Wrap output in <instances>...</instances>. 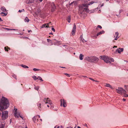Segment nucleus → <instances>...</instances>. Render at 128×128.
I'll return each mask as SVG.
<instances>
[{
	"instance_id": "obj_1",
	"label": "nucleus",
	"mask_w": 128,
	"mask_h": 128,
	"mask_svg": "<svg viewBox=\"0 0 128 128\" xmlns=\"http://www.w3.org/2000/svg\"><path fill=\"white\" fill-rule=\"evenodd\" d=\"M8 100L6 98L2 96L0 101V110L2 111L8 108L9 106Z\"/></svg>"
},
{
	"instance_id": "obj_43",
	"label": "nucleus",
	"mask_w": 128,
	"mask_h": 128,
	"mask_svg": "<svg viewBox=\"0 0 128 128\" xmlns=\"http://www.w3.org/2000/svg\"><path fill=\"white\" fill-rule=\"evenodd\" d=\"M52 30L54 32H55V31L54 29L53 28H52Z\"/></svg>"
},
{
	"instance_id": "obj_8",
	"label": "nucleus",
	"mask_w": 128,
	"mask_h": 128,
	"mask_svg": "<svg viewBox=\"0 0 128 128\" xmlns=\"http://www.w3.org/2000/svg\"><path fill=\"white\" fill-rule=\"evenodd\" d=\"M44 101L45 102V104H52V101L48 98H45L44 99Z\"/></svg>"
},
{
	"instance_id": "obj_4",
	"label": "nucleus",
	"mask_w": 128,
	"mask_h": 128,
	"mask_svg": "<svg viewBox=\"0 0 128 128\" xmlns=\"http://www.w3.org/2000/svg\"><path fill=\"white\" fill-rule=\"evenodd\" d=\"M101 58L103 60L104 62L106 63H111V62H113L114 61V59L112 58L108 57V56H100Z\"/></svg>"
},
{
	"instance_id": "obj_44",
	"label": "nucleus",
	"mask_w": 128,
	"mask_h": 128,
	"mask_svg": "<svg viewBox=\"0 0 128 128\" xmlns=\"http://www.w3.org/2000/svg\"><path fill=\"white\" fill-rule=\"evenodd\" d=\"M67 128H73L71 127V126H69L67 127Z\"/></svg>"
},
{
	"instance_id": "obj_17",
	"label": "nucleus",
	"mask_w": 128,
	"mask_h": 128,
	"mask_svg": "<svg viewBox=\"0 0 128 128\" xmlns=\"http://www.w3.org/2000/svg\"><path fill=\"white\" fill-rule=\"evenodd\" d=\"M104 30H102V31L99 32V33H98L96 35L97 36H98L99 35L102 34H104Z\"/></svg>"
},
{
	"instance_id": "obj_35",
	"label": "nucleus",
	"mask_w": 128,
	"mask_h": 128,
	"mask_svg": "<svg viewBox=\"0 0 128 128\" xmlns=\"http://www.w3.org/2000/svg\"><path fill=\"white\" fill-rule=\"evenodd\" d=\"M119 38V37H118V36H116V37L114 38V40H117L118 39V38Z\"/></svg>"
},
{
	"instance_id": "obj_45",
	"label": "nucleus",
	"mask_w": 128,
	"mask_h": 128,
	"mask_svg": "<svg viewBox=\"0 0 128 128\" xmlns=\"http://www.w3.org/2000/svg\"><path fill=\"white\" fill-rule=\"evenodd\" d=\"M11 30H18L14 29H11Z\"/></svg>"
},
{
	"instance_id": "obj_63",
	"label": "nucleus",
	"mask_w": 128,
	"mask_h": 128,
	"mask_svg": "<svg viewBox=\"0 0 128 128\" xmlns=\"http://www.w3.org/2000/svg\"><path fill=\"white\" fill-rule=\"evenodd\" d=\"M92 80L94 81H95V80H94V79H92Z\"/></svg>"
},
{
	"instance_id": "obj_26",
	"label": "nucleus",
	"mask_w": 128,
	"mask_h": 128,
	"mask_svg": "<svg viewBox=\"0 0 128 128\" xmlns=\"http://www.w3.org/2000/svg\"><path fill=\"white\" fill-rule=\"evenodd\" d=\"M52 5L54 6L52 8V11L53 12V10H55L56 8V6H54V4H52Z\"/></svg>"
},
{
	"instance_id": "obj_7",
	"label": "nucleus",
	"mask_w": 128,
	"mask_h": 128,
	"mask_svg": "<svg viewBox=\"0 0 128 128\" xmlns=\"http://www.w3.org/2000/svg\"><path fill=\"white\" fill-rule=\"evenodd\" d=\"M60 106L66 107L67 106L66 101L64 99H60Z\"/></svg>"
},
{
	"instance_id": "obj_27",
	"label": "nucleus",
	"mask_w": 128,
	"mask_h": 128,
	"mask_svg": "<svg viewBox=\"0 0 128 128\" xmlns=\"http://www.w3.org/2000/svg\"><path fill=\"white\" fill-rule=\"evenodd\" d=\"M32 120L34 122H35V121L36 120V117L35 116H34L33 118H32Z\"/></svg>"
},
{
	"instance_id": "obj_24",
	"label": "nucleus",
	"mask_w": 128,
	"mask_h": 128,
	"mask_svg": "<svg viewBox=\"0 0 128 128\" xmlns=\"http://www.w3.org/2000/svg\"><path fill=\"white\" fill-rule=\"evenodd\" d=\"M21 66H22L23 68H28V66L25 65H24L23 64H21Z\"/></svg>"
},
{
	"instance_id": "obj_48",
	"label": "nucleus",
	"mask_w": 128,
	"mask_h": 128,
	"mask_svg": "<svg viewBox=\"0 0 128 128\" xmlns=\"http://www.w3.org/2000/svg\"><path fill=\"white\" fill-rule=\"evenodd\" d=\"M126 100L125 99H124V98H123V100L124 101H125Z\"/></svg>"
},
{
	"instance_id": "obj_61",
	"label": "nucleus",
	"mask_w": 128,
	"mask_h": 128,
	"mask_svg": "<svg viewBox=\"0 0 128 128\" xmlns=\"http://www.w3.org/2000/svg\"><path fill=\"white\" fill-rule=\"evenodd\" d=\"M83 76L84 77H86V78L87 77L86 76Z\"/></svg>"
},
{
	"instance_id": "obj_37",
	"label": "nucleus",
	"mask_w": 128,
	"mask_h": 128,
	"mask_svg": "<svg viewBox=\"0 0 128 128\" xmlns=\"http://www.w3.org/2000/svg\"><path fill=\"white\" fill-rule=\"evenodd\" d=\"M24 11V9H22V10H19V11H18V12H23Z\"/></svg>"
},
{
	"instance_id": "obj_55",
	"label": "nucleus",
	"mask_w": 128,
	"mask_h": 128,
	"mask_svg": "<svg viewBox=\"0 0 128 128\" xmlns=\"http://www.w3.org/2000/svg\"><path fill=\"white\" fill-rule=\"evenodd\" d=\"M4 13V12H1L0 13V14H2V15L3 14V13Z\"/></svg>"
},
{
	"instance_id": "obj_29",
	"label": "nucleus",
	"mask_w": 128,
	"mask_h": 128,
	"mask_svg": "<svg viewBox=\"0 0 128 128\" xmlns=\"http://www.w3.org/2000/svg\"><path fill=\"white\" fill-rule=\"evenodd\" d=\"M12 76L14 78L16 79H17L16 76V75L14 74L12 75Z\"/></svg>"
},
{
	"instance_id": "obj_12",
	"label": "nucleus",
	"mask_w": 128,
	"mask_h": 128,
	"mask_svg": "<svg viewBox=\"0 0 128 128\" xmlns=\"http://www.w3.org/2000/svg\"><path fill=\"white\" fill-rule=\"evenodd\" d=\"M60 42L58 41H56L55 39L53 40V42L54 43V44L55 45H56L58 44H59Z\"/></svg>"
},
{
	"instance_id": "obj_64",
	"label": "nucleus",
	"mask_w": 128,
	"mask_h": 128,
	"mask_svg": "<svg viewBox=\"0 0 128 128\" xmlns=\"http://www.w3.org/2000/svg\"><path fill=\"white\" fill-rule=\"evenodd\" d=\"M60 128V126H58L57 127V128Z\"/></svg>"
},
{
	"instance_id": "obj_59",
	"label": "nucleus",
	"mask_w": 128,
	"mask_h": 128,
	"mask_svg": "<svg viewBox=\"0 0 128 128\" xmlns=\"http://www.w3.org/2000/svg\"><path fill=\"white\" fill-rule=\"evenodd\" d=\"M38 117L39 118H40V115H38Z\"/></svg>"
},
{
	"instance_id": "obj_50",
	"label": "nucleus",
	"mask_w": 128,
	"mask_h": 128,
	"mask_svg": "<svg viewBox=\"0 0 128 128\" xmlns=\"http://www.w3.org/2000/svg\"><path fill=\"white\" fill-rule=\"evenodd\" d=\"M28 32H32V31L31 30H28Z\"/></svg>"
},
{
	"instance_id": "obj_14",
	"label": "nucleus",
	"mask_w": 128,
	"mask_h": 128,
	"mask_svg": "<svg viewBox=\"0 0 128 128\" xmlns=\"http://www.w3.org/2000/svg\"><path fill=\"white\" fill-rule=\"evenodd\" d=\"M77 2L76 1H74L72 2H71L70 4V5H76Z\"/></svg>"
},
{
	"instance_id": "obj_47",
	"label": "nucleus",
	"mask_w": 128,
	"mask_h": 128,
	"mask_svg": "<svg viewBox=\"0 0 128 128\" xmlns=\"http://www.w3.org/2000/svg\"><path fill=\"white\" fill-rule=\"evenodd\" d=\"M53 42H52V41H51V42H50V43L51 44V45H52L53 44Z\"/></svg>"
},
{
	"instance_id": "obj_6",
	"label": "nucleus",
	"mask_w": 128,
	"mask_h": 128,
	"mask_svg": "<svg viewBox=\"0 0 128 128\" xmlns=\"http://www.w3.org/2000/svg\"><path fill=\"white\" fill-rule=\"evenodd\" d=\"M116 90L117 91V92L120 94H124L126 92L125 90L121 88H119L118 89H116Z\"/></svg>"
},
{
	"instance_id": "obj_52",
	"label": "nucleus",
	"mask_w": 128,
	"mask_h": 128,
	"mask_svg": "<svg viewBox=\"0 0 128 128\" xmlns=\"http://www.w3.org/2000/svg\"><path fill=\"white\" fill-rule=\"evenodd\" d=\"M0 21H2V19L0 17Z\"/></svg>"
},
{
	"instance_id": "obj_49",
	"label": "nucleus",
	"mask_w": 128,
	"mask_h": 128,
	"mask_svg": "<svg viewBox=\"0 0 128 128\" xmlns=\"http://www.w3.org/2000/svg\"><path fill=\"white\" fill-rule=\"evenodd\" d=\"M60 68H66L65 67H62V66H60Z\"/></svg>"
},
{
	"instance_id": "obj_10",
	"label": "nucleus",
	"mask_w": 128,
	"mask_h": 128,
	"mask_svg": "<svg viewBox=\"0 0 128 128\" xmlns=\"http://www.w3.org/2000/svg\"><path fill=\"white\" fill-rule=\"evenodd\" d=\"M124 51V48H118L116 50V52H118V53L120 54L121 52H123Z\"/></svg>"
},
{
	"instance_id": "obj_3",
	"label": "nucleus",
	"mask_w": 128,
	"mask_h": 128,
	"mask_svg": "<svg viewBox=\"0 0 128 128\" xmlns=\"http://www.w3.org/2000/svg\"><path fill=\"white\" fill-rule=\"evenodd\" d=\"M85 60L89 62L94 63H97L99 60L98 57L95 56H87L85 58Z\"/></svg>"
},
{
	"instance_id": "obj_60",
	"label": "nucleus",
	"mask_w": 128,
	"mask_h": 128,
	"mask_svg": "<svg viewBox=\"0 0 128 128\" xmlns=\"http://www.w3.org/2000/svg\"><path fill=\"white\" fill-rule=\"evenodd\" d=\"M39 0V1H40V2H42L43 0Z\"/></svg>"
},
{
	"instance_id": "obj_21",
	"label": "nucleus",
	"mask_w": 128,
	"mask_h": 128,
	"mask_svg": "<svg viewBox=\"0 0 128 128\" xmlns=\"http://www.w3.org/2000/svg\"><path fill=\"white\" fill-rule=\"evenodd\" d=\"M1 10L4 12L6 11V10L4 7H2L1 8Z\"/></svg>"
},
{
	"instance_id": "obj_19",
	"label": "nucleus",
	"mask_w": 128,
	"mask_h": 128,
	"mask_svg": "<svg viewBox=\"0 0 128 128\" xmlns=\"http://www.w3.org/2000/svg\"><path fill=\"white\" fill-rule=\"evenodd\" d=\"M67 20L68 22L70 23V22L71 18L70 16H68L67 18Z\"/></svg>"
},
{
	"instance_id": "obj_20",
	"label": "nucleus",
	"mask_w": 128,
	"mask_h": 128,
	"mask_svg": "<svg viewBox=\"0 0 128 128\" xmlns=\"http://www.w3.org/2000/svg\"><path fill=\"white\" fill-rule=\"evenodd\" d=\"M29 20L27 17H26L25 18L24 21L25 22H28L29 21Z\"/></svg>"
},
{
	"instance_id": "obj_34",
	"label": "nucleus",
	"mask_w": 128,
	"mask_h": 128,
	"mask_svg": "<svg viewBox=\"0 0 128 128\" xmlns=\"http://www.w3.org/2000/svg\"><path fill=\"white\" fill-rule=\"evenodd\" d=\"M64 74L66 75V76H67L68 77H70V75L69 74H67V73H65Z\"/></svg>"
},
{
	"instance_id": "obj_42",
	"label": "nucleus",
	"mask_w": 128,
	"mask_h": 128,
	"mask_svg": "<svg viewBox=\"0 0 128 128\" xmlns=\"http://www.w3.org/2000/svg\"><path fill=\"white\" fill-rule=\"evenodd\" d=\"M97 27L98 28H100V29L102 28V26H100L99 25H98V26Z\"/></svg>"
},
{
	"instance_id": "obj_58",
	"label": "nucleus",
	"mask_w": 128,
	"mask_h": 128,
	"mask_svg": "<svg viewBox=\"0 0 128 128\" xmlns=\"http://www.w3.org/2000/svg\"><path fill=\"white\" fill-rule=\"evenodd\" d=\"M47 106L48 107H50V106L48 105H47Z\"/></svg>"
},
{
	"instance_id": "obj_22",
	"label": "nucleus",
	"mask_w": 128,
	"mask_h": 128,
	"mask_svg": "<svg viewBox=\"0 0 128 128\" xmlns=\"http://www.w3.org/2000/svg\"><path fill=\"white\" fill-rule=\"evenodd\" d=\"M106 86L107 87H110L112 89V86L110 85L109 84H106Z\"/></svg>"
},
{
	"instance_id": "obj_38",
	"label": "nucleus",
	"mask_w": 128,
	"mask_h": 128,
	"mask_svg": "<svg viewBox=\"0 0 128 128\" xmlns=\"http://www.w3.org/2000/svg\"><path fill=\"white\" fill-rule=\"evenodd\" d=\"M7 14H6V13H3V14L2 15V16H6L7 15Z\"/></svg>"
},
{
	"instance_id": "obj_53",
	"label": "nucleus",
	"mask_w": 128,
	"mask_h": 128,
	"mask_svg": "<svg viewBox=\"0 0 128 128\" xmlns=\"http://www.w3.org/2000/svg\"><path fill=\"white\" fill-rule=\"evenodd\" d=\"M89 79H90V80H92V78H89Z\"/></svg>"
},
{
	"instance_id": "obj_57",
	"label": "nucleus",
	"mask_w": 128,
	"mask_h": 128,
	"mask_svg": "<svg viewBox=\"0 0 128 128\" xmlns=\"http://www.w3.org/2000/svg\"><path fill=\"white\" fill-rule=\"evenodd\" d=\"M77 128H81L79 126H78Z\"/></svg>"
},
{
	"instance_id": "obj_25",
	"label": "nucleus",
	"mask_w": 128,
	"mask_h": 128,
	"mask_svg": "<svg viewBox=\"0 0 128 128\" xmlns=\"http://www.w3.org/2000/svg\"><path fill=\"white\" fill-rule=\"evenodd\" d=\"M32 78H34V80H36L38 79V77H37L36 76H32Z\"/></svg>"
},
{
	"instance_id": "obj_33",
	"label": "nucleus",
	"mask_w": 128,
	"mask_h": 128,
	"mask_svg": "<svg viewBox=\"0 0 128 128\" xmlns=\"http://www.w3.org/2000/svg\"><path fill=\"white\" fill-rule=\"evenodd\" d=\"M50 108L51 109H52L54 108V106L52 105V104H50Z\"/></svg>"
},
{
	"instance_id": "obj_9",
	"label": "nucleus",
	"mask_w": 128,
	"mask_h": 128,
	"mask_svg": "<svg viewBox=\"0 0 128 128\" xmlns=\"http://www.w3.org/2000/svg\"><path fill=\"white\" fill-rule=\"evenodd\" d=\"M76 30V25L75 24H74V26L72 31V34L73 35H74V34L75 33Z\"/></svg>"
},
{
	"instance_id": "obj_56",
	"label": "nucleus",
	"mask_w": 128,
	"mask_h": 128,
	"mask_svg": "<svg viewBox=\"0 0 128 128\" xmlns=\"http://www.w3.org/2000/svg\"><path fill=\"white\" fill-rule=\"evenodd\" d=\"M49 34H53V33H52V32H50L49 33Z\"/></svg>"
},
{
	"instance_id": "obj_18",
	"label": "nucleus",
	"mask_w": 128,
	"mask_h": 128,
	"mask_svg": "<svg viewBox=\"0 0 128 128\" xmlns=\"http://www.w3.org/2000/svg\"><path fill=\"white\" fill-rule=\"evenodd\" d=\"M80 38H81V40L82 41V42H84V41H85V42H87V40H85L84 39V38H82V35H81L80 36Z\"/></svg>"
},
{
	"instance_id": "obj_28",
	"label": "nucleus",
	"mask_w": 128,
	"mask_h": 128,
	"mask_svg": "<svg viewBox=\"0 0 128 128\" xmlns=\"http://www.w3.org/2000/svg\"><path fill=\"white\" fill-rule=\"evenodd\" d=\"M34 89L35 90H38V89H39V87L38 86L37 87L35 86L34 87Z\"/></svg>"
},
{
	"instance_id": "obj_5",
	"label": "nucleus",
	"mask_w": 128,
	"mask_h": 128,
	"mask_svg": "<svg viewBox=\"0 0 128 128\" xmlns=\"http://www.w3.org/2000/svg\"><path fill=\"white\" fill-rule=\"evenodd\" d=\"M8 112L6 111H5L2 112L1 117L3 120H4L8 117Z\"/></svg>"
},
{
	"instance_id": "obj_11",
	"label": "nucleus",
	"mask_w": 128,
	"mask_h": 128,
	"mask_svg": "<svg viewBox=\"0 0 128 128\" xmlns=\"http://www.w3.org/2000/svg\"><path fill=\"white\" fill-rule=\"evenodd\" d=\"M16 115L17 116H18V117H15V118H18L19 117H20L22 119L23 118L22 116H20V113L18 111V112H17V114H16Z\"/></svg>"
},
{
	"instance_id": "obj_23",
	"label": "nucleus",
	"mask_w": 128,
	"mask_h": 128,
	"mask_svg": "<svg viewBox=\"0 0 128 128\" xmlns=\"http://www.w3.org/2000/svg\"><path fill=\"white\" fill-rule=\"evenodd\" d=\"M5 125L4 124H0V128H4Z\"/></svg>"
},
{
	"instance_id": "obj_31",
	"label": "nucleus",
	"mask_w": 128,
	"mask_h": 128,
	"mask_svg": "<svg viewBox=\"0 0 128 128\" xmlns=\"http://www.w3.org/2000/svg\"><path fill=\"white\" fill-rule=\"evenodd\" d=\"M33 70L34 71H38L40 70L39 69L36 68H34Z\"/></svg>"
},
{
	"instance_id": "obj_62",
	"label": "nucleus",
	"mask_w": 128,
	"mask_h": 128,
	"mask_svg": "<svg viewBox=\"0 0 128 128\" xmlns=\"http://www.w3.org/2000/svg\"><path fill=\"white\" fill-rule=\"evenodd\" d=\"M50 22H49L48 23V24H47V25H48L49 24H50Z\"/></svg>"
},
{
	"instance_id": "obj_41",
	"label": "nucleus",
	"mask_w": 128,
	"mask_h": 128,
	"mask_svg": "<svg viewBox=\"0 0 128 128\" xmlns=\"http://www.w3.org/2000/svg\"><path fill=\"white\" fill-rule=\"evenodd\" d=\"M47 40L48 42H51V40L49 39H47Z\"/></svg>"
},
{
	"instance_id": "obj_51",
	"label": "nucleus",
	"mask_w": 128,
	"mask_h": 128,
	"mask_svg": "<svg viewBox=\"0 0 128 128\" xmlns=\"http://www.w3.org/2000/svg\"><path fill=\"white\" fill-rule=\"evenodd\" d=\"M117 47V46H114L113 47V48H116Z\"/></svg>"
},
{
	"instance_id": "obj_46",
	"label": "nucleus",
	"mask_w": 128,
	"mask_h": 128,
	"mask_svg": "<svg viewBox=\"0 0 128 128\" xmlns=\"http://www.w3.org/2000/svg\"><path fill=\"white\" fill-rule=\"evenodd\" d=\"M6 29L7 30H11V29L8 28H6Z\"/></svg>"
},
{
	"instance_id": "obj_16",
	"label": "nucleus",
	"mask_w": 128,
	"mask_h": 128,
	"mask_svg": "<svg viewBox=\"0 0 128 128\" xmlns=\"http://www.w3.org/2000/svg\"><path fill=\"white\" fill-rule=\"evenodd\" d=\"M14 110H15L14 114V116L15 117H17V116H16V114H17V112H18V111H17V109L15 108ZM17 117H18V116H17Z\"/></svg>"
},
{
	"instance_id": "obj_36",
	"label": "nucleus",
	"mask_w": 128,
	"mask_h": 128,
	"mask_svg": "<svg viewBox=\"0 0 128 128\" xmlns=\"http://www.w3.org/2000/svg\"><path fill=\"white\" fill-rule=\"evenodd\" d=\"M124 97H128V95L127 94H126L125 93H124Z\"/></svg>"
},
{
	"instance_id": "obj_15",
	"label": "nucleus",
	"mask_w": 128,
	"mask_h": 128,
	"mask_svg": "<svg viewBox=\"0 0 128 128\" xmlns=\"http://www.w3.org/2000/svg\"><path fill=\"white\" fill-rule=\"evenodd\" d=\"M84 56L82 54H80L79 56V58L80 60H82L83 59V57H84Z\"/></svg>"
},
{
	"instance_id": "obj_32",
	"label": "nucleus",
	"mask_w": 128,
	"mask_h": 128,
	"mask_svg": "<svg viewBox=\"0 0 128 128\" xmlns=\"http://www.w3.org/2000/svg\"><path fill=\"white\" fill-rule=\"evenodd\" d=\"M38 78L39 79V80L41 81H43V80H42V78L40 76H38Z\"/></svg>"
},
{
	"instance_id": "obj_54",
	"label": "nucleus",
	"mask_w": 128,
	"mask_h": 128,
	"mask_svg": "<svg viewBox=\"0 0 128 128\" xmlns=\"http://www.w3.org/2000/svg\"><path fill=\"white\" fill-rule=\"evenodd\" d=\"M94 82H99L98 81H97L96 80H95V81Z\"/></svg>"
},
{
	"instance_id": "obj_13",
	"label": "nucleus",
	"mask_w": 128,
	"mask_h": 128,
	"mask_svg": "<svg viewBox=\"0 0 128 128\" xmlns=\"http://www.w3.org/2000/svg\"><path fill=\"white\" fill-rule=\"evenodd\" d=\"M48 28V25H47V24H44L42 25V26H41V28Z\"/></svg>"
},
{
	"instance_id": "obj_30",
	"label": "nucleus",
	"mask_w": 128,
	"mask_h": 128,
	"mask_svg": "<svg viewBox=\"0 0 128 128\" xmlns=\"http://www.w3.org/2000/svg\"><path fill=\"white\" fill-rule=\"evenodd\" d=\"M41 106V104L40 103L39 104H38V108L40 110V108H41V107H40Z\"/></svg>"
},
{
	"instance_id": "obj_39",
	"label": "nucleus",
	"mask_w": 128,
	"mask_h": 128,
	"mask_svg": "<svg viewBox=\"0 0 128 128\" xmlns=\"http://www.w3.org/2000/svg\"><path fill=\"white\" fill-rule=\"evenodd\" d=\"M118 32H116L115 33V34L116 36H118Z\"/></svg>"
},
{
	"instance_id": "obj_40",
	"label": "nucleus",
	"mask_w": 128,
	"mask_h": 128,
	"mask_svg": "<svg viewBox=\"0 0 128 128\" xmlns=\"http://www.w3.org/2000/svg\"><path fill=\"white\" fill-rule=\"evenodd\" d=\"M4 50L8 52V48H7L6 47H4Z\"/></svg>"
},
{
	"instance_id": "obj_2",
	"label": "nucleus",
	"mask_w": 128,
	"mask_h": 128,
	"mask_svg": "<svg viewBox=\"0 0 128 128\" xmlns=\"http://www.w3.org/2000/svg\"><path fill=\"white\" fill-rule=\"evenodd\" d=\"M94 2L93 1H92L87 4H82L79 7V11L80 13H82V12L84 11H88V6L93 4Z\"/></svg>"
}]
</instances>
